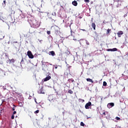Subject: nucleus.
<instances>
[{"mask_svg": "<svg viewBox=\"0 0 128 128\" xmlns=\"http://www.w3.org/2000/svg\"><path fill=\"white\" fill-rule=\"evenodd\" d=\"M27 55L28 56L29 58H34V55H32V54L30 51H28L27 52Z\"/></svg>", "mask_w": 128, "mask_h": 128, "instance_id": "f257e3e1", "label": "nucleus"}, {"mask_svg": "<svg viewBox=\"0 0 128 128\" xmlns=\"http://www.w3.org/2000/svg\"><path fill=\"white\" fill-rule=\"evenodd\" d=\"M90 106H92V102H89L85 105V108H86V110H88Z\"/></svg>", "mask_w": 128, "mask_h": 128, "instance_id": "f03ea898", "label": "nucleus"}, {"mask_svg": "<svg viewBox=\"0 0 128 128\" xmlns=\"http://www.w3.org/2000/svg\"><path fill=\"white\" fill-rule=\"evenodd\" d=\"M38 94H44V88H41L40 89H39L38 91Z\"/></svg>", "mask_w": 128, "mask_h": 128, "instance_id": "7ed1b4c3", "label": "nucleus"}, {"mask_svg": "<svg viewBox=\"0 0 128 128\" xmlns=\"http://www.w3.org/2000/svg\"><path fill=\"white\" fill-rule=\"evenodd\" d=\"M118 38H121L122 35L124 34V32H122V31H119L118 33H117Z\"/></svg>", "mask_w": 128, "mask_h": 128, "instance_id": "20e7f679", "label": "nucleus"}, {"mask_svg": "<svg viewBox=\"0 0 128 128\" xmlns=\"http://www.w3.org/2000/svg\"><path fill=\"white\" fill-rule=\"evenodd\" d=\"M107 106L109 108H112V106H114V104L112 102L109 103L108 104Z\"/></svg>", "mask_w": 128, "mask_h": 128, "instance_id": "39448f33", "label": "nucleus"}, {"mask_svg": "<svg viewBox=\"0 0 128 128\" xmlns=\"http://www.w3.org/2000/svg\"><path fill=\"white\" fill-rule=\"evenodd\" d=\"M7 62L8 63L9 62L10 64H14L16 60H14V59L12 58V60H8Z\"/></svg>", "mask_w": 128, "mask_h": 128, "instance_id": "423d86ee", "label": "nucleus"}, {"mask_svg": "<svg viewBox=\"0 0 128 128\" xmlns=\"http://www.w3.org/2000/svg\"><path fill=\"white\" fill-rule=\"evenodd\" d=\"M52 78V77L50 76H46L45 78H44V82H48V80H50Z\"/></svg>", "mask_w": 128, "mask_h": 128, "instance_id": "0eeeda50", "label": "nucleus"}, {"mask_svg": "<svg viewBox=\"0 0 128 128\" xmlns=\"http://www.w3.org/2000/svg\"><path fill=\"white\" fill-rule=\"evenodd\" d=\"M50 56H56V53L54 51H51L49 52Z\"/></svg>", "mask_w": 128, "mask_h": 128, "instance_id": "6e6552de", "label": "nucleus"}, {"mask_svg": "<svg viewBox=\"0 0 128 128\" xmlns=\"http://www.w3.org/2000/svg\"><path fill=\"white\" fill-rule=\"evenodd\" d=\"M20 66H22L24 64V58H22L21 62H20Z\"/></svg>", "mask_w": 128, "mask_h": 128, "instance_id": "1a4fd4ad", "label": "nucleus"}, {"mask_svg": "<svg viewBox=\"0 0 128 128\" xmlns=\"http://www.w3.org/2000/svg\"><path fill=\"white\" fill-rule=\"evenodd\" d=\"M70 32H71V36H73L74 38V36H76V32L71 30Z\"/></svg>", "mask_w": 128, "mask_h": 128, "instance_id": "9d476101", "label": "nucleus"}, {"mask_svg": "<svg viewBox=\"0 0 128 128\" xmlns=\"http://www.w3.org/2000/svg\"><path fill=\"white\" fill-rule=\"evenodd\" d=\"M72 4H73V6H78V2H76V0L73 1L72 2Z\"/></svg>", "mask_w": 128, "mask_h": 128, "instance_id": "9b49d317", "label": "nucleus"}, {"mask_svg": "<svg viewBox=\"0 0 128 128\" xmlns=\"http://www.w3.org/2000/svg\"><path fill=\"white\" fill-rule=\"evenodd\" d=\"M92 26L94 28V30H96V24L94 22H92Z\"/></svg>", "mask_w": 128, "mask_h": 128, "instance_id": "f8f14e48", "label": "nucleus"}, {"mask_svg": "<svg viewBox=\"0 0 128 128\" xmlns=\"http://www.w3.org/2000/svg\"><path fill=\"white\" fill-rule=\"evenodd\" d=\"M86 80H87V82H92V84L94 83V81L92 80L90 78H86Z\"/></svg>", "mask_w": 128, "mask_h": 128, "instance_id": "ddd939ff", "label": "nucleus"}, {"mask_svg": "<svg viewBox=\"0 0 128 128\" xmlns=\"http://www.w3.org/2000/svg\"><path fill=\"white\" fill-rule=\"evenodd\" d=\"M14 107L12 108V110L14 111L16 110V106L14 104L13 105Z\"/></svg>", "mask_w": 128, "mask_h": 128, "instance_id": "4468645a", "label": "nucleus"}, {"mask_svg": "<svg viewBox=\"0 0 128 128\" xmlns=\"http://www.w3.org/2000/svg\"><path fill=\"white\" fill-rule=\"evenodd\" d=\"M68 94H74V92L70 90H68Z\"/></svg>", "mask_w": 128, "mask_h": 128, "instance_id": "2eb2a0df", "label": "nucleus"}, {"mask_svg": "<svg viewBox=\"0 0 128 128\" xmlns=\"http://www.w3.org/2000/svg\"><path fill=\"white\" fill-rule=\"evenodd\" d=\"M110 29L108 28L107 31H106V34H110Z\"/></svg>", "mask_w": 128, "mask_h": 128, "instance_id": "dca6fc26", "label": "nucleus"}, {"mask_svg": "<svg viewBox=\"0 0 128 128\" xmlns=\"http://www.w3.org/2000/svg\"><path fill=\"white\" fill-rule=\"evenodd\" d=\"M106 84H108L106 82H103V86H106Z\"/></svg>", "mask_w": 128, "mask_h": 128, "instance_id": "f3484780", "label": "nucleus"}, {"mask_svg": "<svg viewBox=\"0 0 128 128\" xmlns=\"http://www.w3.org/2000/svg\"><path fill=\"white\" fill-rule=\"evenodd\" d=\"M6 0H4V2H3V3L2 4L3 6H6Z\"/></svg>", "mask_w": 128, "mask_h": 128, "instance_id": "a211bd4d", "label": "nucleus"}, {"mask_svg": "<svg viewBox=\"0 0 128 128\" xmlns=\"http://www.w3.org/2000/svg\"><path fill=\"white\" fill-rule=\"evenodd\" d=\"M20 16H21L22 18H24V15L23 14H21Z\"/></svg>", "mask_w": 128, "mask_h": 128, "instance_id": "6ab92c4d", "label": "nucleus"}, {"mask_svg": "<svg viewBox=\"0 0 128 128\" xmlns=\"http://www.w3.org/2000/svg\"><path fill=\"white\" fill-rule=\"evenodd\" d=\"M116 50H118V48H112V52H116Z\"/></svg>", "mask_w": 128, "mask_h": 128, "instance_id": "aec40b11", "label": "nucleus"}, {"mask_svg": "<svg viewBox=\"0 0 128 128\" xmlns=\"http://www.w3.org/2000/svg\"><path fill=\"white\" fill-rule=\"evenodd\" d=\"M68 82H74V79L72 78V79H69L68 80Z\"/></svg>", "mask_w": 128, "mask_h": 128, "instance_id": "412c9836", "label": "nucleus"}, {"mask_svg": "<svg viewBox=\"0 0 128 128\" xmlns=\"http://www.w3.org/2000/svg\"><path fill=\"white\" fill-rule=\"evenodd\" d=\"M80 126H84V122H81L80 124Z\"/></svg>", "mask_w": 128, "mask_h": 128, "instance_id": "4be33fe9", "label": "nucleus"}, {"mask_svg": "<svg viewBox=\"0 0 128 128\" xmlns=\"http://www.w3.org/2000/svg\"><path fill=\"white\" fill-rule=\"evenodd\" d=\"M52 16H56V12L52 13Z\"/></svg>", "mask_w": 128, "mask_h": 128, "instance_id": "5701e85b", "label": "nucleus"}, {"mask_svg": "<svg viewBox=\"0 0 128 128\" xmlns=\"http://www.w3.org/2000/svg\"><path fill=\"white\" fill-rule=\"evenodd\" d=\"M116 120H120V117H118V116H116Z\"/></svg>", "mask_w": 128, "mask_h": 128, "instance_id": "b1692460", "label": "nucleus"}, {"mask_svg": "<svg viewBox=\"0 0 128 128\" xmlns=\"http://www.w3.org/2000/svg\"><path fill=\"white\" fill-rule=\"evenodd\" d=\"M11 118L12 120H14V115L12 114V116Z\"/></svg>", "mask_w": 128, "mask_h": 128, "instance_id": "393cba45", "label": "nucleus"}, {"mask_svg": "<svg viewBox=\"0 0 128 128\" xmlns=\"http://www.w3.org/2000/svg\"><path fill=\"white\" fill-rule=\"evenodd\" d=\"M38 112H40V110H36L34 112V114H38Z\"/></svg>", "mask_w": 128, "mask_h": 128, "instance_id": "a878e982", "label": "nucleus"}, {"mask_svg": "<svg viewBox=\"0 0 128 128\" xmlns=\"http://www.w3.org/2000/svg\"><path fill=\"white\" fill-rule=\"evenodd\" d=\"M86 44H88V46L90 44V42H88V41L86 40Z\"/></svg>", "mask_w": 128, "mask_h": 128, "instance_id": "bb28decb", "label": "nucleus"}, {"mask_svg": "<svg viewBox=\"0 0 128 128\" xmlns=\"http://www.w3.org/2000/svg\"><path fill=\"white\" fill-rule=\"evenodd\" d=\"M108 52H112V48L108 49Z\"/></svg>", "mask_w": 128, "mask_h": 128, "instance_id": "cd10ccee", "label": "nucleus"}, {"mask_svg": "<svg viewBox=\"0 0 128 128\" xmlns=\"http://www.w3.org/2000/svg\"><path fill=\"white\" fill-rule=\"evenodd\" d=\"M86 2H90V0H84Z\"/></svg>", "mask_w": 128, "mask_h": 128, "instance_id": "c85d7f7f", "label": "nucleus"}, {"mask_svg": "<svg viewBox=\"0 0 128 128\" xmlns=\"http://www.w3.org/2000/svg\"><path fill=\"white\" fill-rule=\"evenodd\" d=\"M48 34H50V31H47Z\"/></svg>", "mask_w": 128, "mask_h": 128, "instance_id": "c756f323", "label": "nucleus"}, {"mask_svg": "<svg viewBox=\"0 0 128 128\" xmlns=\"http://www.w3.org/2000/svg\"><path fill=\"white\" fill-rule=\"evenodd\" d=\"M16 114V111H14L13 112V115Z\"/></svg>", "mask_w": 128, "mask_h": 128, "instance_id": "7c9ffc66", "label": "nucleus"}, {"mask_svg": "<svg viewBox=\"0 0 128 128\" xmlns=\"http://www.w3.org/2000/svg\"><path fill=\"white\" fill-rule=\"evenodd\" d=\"M12 12V14H15L16 12L12 10V12Z\"/></svg>", "mask_w": 128, "mask_h": 128, "instance_id": "2f4dec72", "label": "nucleus"}, {"mask_svg": "<svg viewBox=\"0 0 128 128\" xmlns=\"http://www.w3.org/2000/svg\"><path fill=\"white\" fill-rule=\"evenodd\" d=\"M103 24H106V20H104L103 21Z\"/></svg>", "mask_w": 128, "mask_h": 128, "instance_id": "473e14b6", "label": "nucleus"}, {"mask_svg": "<svg viewBox=\"0 0 128 128\" xmlns=\"http://www.w3.org/2000/svg\"><path fill=\"white\" fill-rule=\"evenodd\" d=\"M102 114H104V116H106V112H103Z\"/></svg>", "mask_w": 128, "mask_h": 128, "instance_id": "72a5a7b5", "label": "nucleus"}, {"mask_svg": "<svg viewBox=\"0 0 128 128\" xmlns=\"http://www.w3.org/2000/svg\"><path fill=\"white\" fill-rule=\"evenodd\" d=\"M34 100H35V102H36V104H38V102H36V99H35Z\"/></svg>", "mask_w": 128, "mask_h": 128, "instance_id": "f704fd0d", "label": "nucleus"}, {"mask_svg": "<svg viewBox=\"0 0 128 128\" xmlns=\"http://www.w3.org/2000/svg\"><path fill=\"white\" fill-rule=\"evenodd\" d=\"M83 30V32H86V30Z\"/></svg>", "mask_w": 128, "mask_h": 128, "instance_id": "c9c22d12", "label": "nucleus"}, {"mask_svg": "<svg viewBox=\"0 0 128 128\" xmlns=\"http://www.w3.org/2000/svg\"><path fill=\"white\" fill-rule=\"evenodd\" d=\"M55 68H56V69L58 68V66H55Z\"/></svg>", "mask_w": 128, "mask_h": 128, "instance_id": "e433bc0d", "label": "nucleus"}, {"mask_svg": "<svg viewBox=\"0 0 128 128\" xmlns=\"http://www.w3.org/2000/svg\"><path fill=\"white\" fill-rule=\"evenodd\" d=\"M88 118H90V117H88L87 120H88Z\"/></svg>", "mask_w": 128, "mask_h": 128, "instance_id": "4c0bfd02", "label": "nucleus"}, {"mask_svg": "<svg viewBox=\"0 0 128 128\" xmlns=\"http://www.w3.org/2000/svg\"><path fill=\"white\" fill-rule=\"evenodd\" d=\"M73 40H76V39L74 38Z\"/></svg>", "mask_w": 128, "mask_h": 128, "instance_id": "58836bf2", "label": "nucleus"}, {"mask_svg": "<svg viewBox=\"0 0 128 128\" xmlns=\"http://www.w3.org/2000/svg\"><path fill=\"white\" fill-rule=\"evenodd\" d=\"M124 16H126V14L124 15Z\"/></svg>", "mask_w": 128, "mask_h": 128, "instance_id": "ea45409f", "label": "nucleus"}, {"mask_svg": "<svg viewBox=\"0 0 128 128\" xmlns=\"http://www.w3.org/2000/svg\"><path fill=\"white\" fill-rule=\"evenodd\" d=\"M50 14V13L48 12V14Z\"/></svg>", "mask_w": 128, "mask_h": 128, "instance_id": "a19ab883", "label": "nucleus"}, {"mask_svg": "<svg viewBox=\"0 0 128 128\" xmlns=\"http://www.w3.org/2000/svg\"><path fill=\"white\" fill-rule=\"evenodd\" d=\"M4 90H6V88H4Z\"/></svg>", "mask_w": 128, "mask_h": 128, "instance_id": "79ce46f5", "label": "nucleus"}]
</instances>
